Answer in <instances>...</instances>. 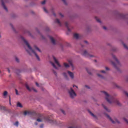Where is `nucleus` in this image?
<instances>
[{"label": "nucleus", "instance_id": "9d476101", "mask_svg": "<svg viewBox=\"0 0 128 128\" xmlns=\"http://www.w3.org/2000/svg\"><path fill=\"white\" fill-rule=\"evenodd\" d=\"M68 72L70 78H71L72 80L74 79V73L70 72V71H68Z\"/></svg>", "mask_w": 128, "mask_h": 128}, {"label": "nucleus", "instance_id": "a211bd4d", "mask_svg": "<svg viewBox=\"0 0 128 128\" xmlns=\"http://www.w3.org/2000/svg\"><path fill=\"white\" fill-rule=\"evenodd\" d=\"M34 48H35V50H38V52H41L40 50V48H38V46H34Z\"/></svg>", "mask_w": 128, "mask_h": 128}, {"label": "nucleus", "instance_id": "39448f33", "mask_svg": "<svg viewBox=\"0 0 128 128\" xmlns=\"http://www.w3.org/2000/svg\"><path fill=\"white\" fill-rule=\"evenodd\" d=\"M68 94H70V98H74V96H76V94L74 92L72 88H70V90H68Z\"/></svg>", "mask_w": 128, "mask_h": 128}, {"label": "nucleus", "instance_id": "a878e982", "mask_svg": "<svg viewBox=\"0 0 128 128\" xmlns=\"http://www.w3.org/2000/svg\"><path fill=\"white\" fill-rule=\"evenodd\" d=\"M14 126H18V122H16L14 124Z\"/></svg>", "mask_w": 128, "mask_h": 128}, {"label": "nucleus", "instance_id": "2eb2a0df", "mask_svg": "<svg viewBox=\"0 0 128 128\" xmlns=\"http://www.w3.org/2000/svg\"><path fill=\"white\" fill-rule=\"evenodd\" d=\"M74 38H76V40H78V38H80V35L78 34H74Z\"/></svg>", "mask_w": 128, "mask_h": 128}, {"label": "nucleus", "instance_id": "09e8293b", "mask_svg": "<svg viewBox=\"0 0 128 128\" xmlns=\"http://www.w3.org/2000/svg\"><path fill=\"white\" fill-rule=\"evenodd\" d=\"M54 74H56V72H54Z\"/></svg>", "mask_w": 128, "mask_h": 128}, {"label": "nucleus", "instance_id": "b1692460", "mask_svg": "<svg viewBox=\"0 0 128 128\" xmlns=\"http://www.w3.org/2000/svg\"><path fill=\"white\" fill-rule=\"evenodd\" d=\"M64 66H65V68H69L70 66L68 65V64H66V63H64Z\"/></svg>", "mask_w": 128, "mask_h": 128}, {"label": "nucleus", "instance_id": "6e6552de", "mask_svg": "<svg viewBox=\"0 0 128 128\" xmlns=\"http://www.w3.org/2000/svg\"><path fill=\"white\" fill-rule=\"evenodd\" d=\"M26 88H27V90L29 92H32V90H34V92H36V89H34V87L30 88V86H28V84H26Z\"/></svg>", "mask_w": 128, "mask_h": 128}, {"label": "nucleus", "instance_id": "603ef678", "mask_svg": "<svg viewBox=\"0 0 128 128\" xmlns=\"http://www.w3.org/2000/svg\"><path fill=\"white\" fill-rule=\"evenodd\" d=\"M27 52L29 54H30V52H28V50H27Z\"/></svg>", "mask_w": 128, "mask_h": 128}, {"label": "nucleus", "instance_id": "ea45409f", "mask_svg": "<svg viewBox=\"0 0 128 128\" xmlns=\"http://www.w3.org/2000/svg\"><path fill=\"white\" fill-rule=\"evenodd\" d=\"M106 70H110V68H108V67H106Z\"/></svg>", "mask_w": 128, "mask_h": 128}, {"label": "nucleus", "instance_id": "f257e3e1", "mask_svg": "<svg viewBox=\"0 0 128 128\" xmlns=\"http://www.w3.org/2000/svg\"><path fill=\"white\" fill-rule=\"evenodd\" d=\"M24 116H36V118H38L36 121L38 122H40L43 120H46V122H48L52 124H58L56 120H50V116L44 117L42 114L36 113L34 112L25 111L24 112Z\"/></svg>", "mask_w": 128, "mask_h": 128}, {"label": "nucleus", "instance_id": "6ab92c4d", "mask_svg": "<svg viewBox=\"0 0 128 128\" xmlns=\"http://www.w3.org/2000/svg\"><path fill=\"white\" fill-rule=\"evenodd\" d=\"M51 62V64L53 68H54L56 70H58V68H56V64H54V63L52 62Z\"/></svg>", "mask_w": 128, "mask_h": 128}, {"label": "nucleus", "instance_id": "9b49d317", "mask_svg": "<svg viewBox=\"0 0 128 128\" xmlns=\"http://www.w3.org/2000/svg\"><path fill=\"white\" fill-rule=\"evenodd\" d=\"M68 63L72 68V70H74V64H72V60H68Z\"/></svg>", "mask_w": 128, "mask_h": 128}, {"label": "nucleus", "instance_id": "c756f323", "mask_svg": "<svg viewBox=\"0 0 128 128\" xmlns=\"http://www.w3.org/2000/svg\"><path fill=\"white\" fill-rule=\"evenodd\" d=\"M16 60L17 62H20V60L17 57L16 58Z\"/></svg>", "mask_w": 128, "mask_h": 128}, {"label": "nucleus", "instance_id": "3c124183", "mask_svg": "<svg viewBox=\"0 0 128 128\" xmlns=\"http://www.w3.org/2000/svg\"><path fill=\"white\" fill-rule=\"evenodd\" d=\"M35 124H36V126H38V122H35Z\"/></svg>", "mask_w": 128, "mask_h": 128}, {"label": "nucleus", "instance_id": "4c0bfd02", "mask_svg": "<svg viewBox=\"0 0 128 128\" xmlns=\"http://www.w3.org/2000/svg\"><path fill=\"white\" fill-rule=\"evenodd\" d=\"M60 16H62V18H64V15H62V14L61 13L59 14Z\"/></svg>", "mask_w": 128, "mask_h": 128}, {"label": "nucleus", "instance_id": "0eeeda50", "mask_svg": "<svg viewBox=\"0 0 128 128\" xmlns=\"http://www.w3.org/2000/svg\"><path fill=\"white\" fill-rule=\"evenodd\" d=\"M82 56H86V58H93V55H90V54L86 52V50H84L83 52L82 53Z\"/></svg>", "mask_w": 128, "mask_h": 128}, {"label": "nucleus", "instance_id": "c85d7f7f", "mask_svg": "<svg viewBox=\"0 0 128 128\" xmlns=\"http://www.w3.org/2000/svg\"><path fill=\"white\" fill-rule=\"evenodd\" d=\"M43 10H44V12H46V14H48V10H46V8H43Z\"/></svg>", "mask_w": 128, "mask_h": 128}, {"label": "nucleus", "instance_id": "58836bf2", "mask_svg": "<svg viewBox=\"0 0 128 128\" xmlns=\"http://www.w3.org/2000/svg\"><path fill=\"white\" fill-rule=\"evenodd\" d=\"M36 86H40V84H38V82H36Z\"/></svg>", "mask_w": 128, "mask_h": 128}, {"label": "nucleus", "instance_id": "1a4fd4ad", "mask_svg": "<svg viewBox=\"0 0 128 128\" xmlns=\"http://www.w3.org/2000/svg\"><path fill=\"white\" fill-rule=\"evenodd\" d=\"M6 0H1L2 2V6H3L4 10H6V12H8V8H6V5H4V2H6Z\"/></svg>", "mask_w": 128, "mask_h": 128}, {"label": "nucleus", "instance_id": "49530a36", "mask_svg": "<svg viewBox=\"0 0 128 128\" xmlns=\"http://www.w3.org/2000/svg\"><path fill=\"white\" fill-rule=\"evenodd\" d=\"M63 1V2L66 4V0H62Z\"/></svg>", "mask_w": 128, "mask_h": 128}, {"label": "nucleus", "instance_id": "412c9836", "mask_svg": "<svg viewBox=\"0 0 128 128\" xmlns=\"http://www.w3.org/2000/svg\"><path fill=\"white\" fill-rule=\"evenodd\" d=\"M88 112H89V114H91V116H93V118H96V116L95 115H94V114H92V112L88 111Z\"/></svg>", "mask_w": 128, "mask_h": 128}, {"label": "nucleus", "instance_id": "a19ab883", "mask_svg": "<svg viewBox=\"0 0 128 128\" xmlns=\"http://www.w3.org/2000/svg\"><path fill=\"white\" fill-rule=\"evenodd\" d=\"M40 128H44V124H41V125L40 126Z\"/></svg>", "mask_w": 128, "mask_h": 128}, {"label": "nucleus", "instance_id": "5fc2aeb1", "mask_svg": "<svg viewBox=\"0 0 128 128\" xmlns=\"http://www.w3.org/2000/svg\"><path fill=\"white\" fill-rule=\"evenodd\" d=\"M95 62H96V60H95Z\"/></svg>", "mask_w": 128, "mask_h": 128}, {"label": "nucleus", "instance_id": "c03bdc74", "mask_svg": "<svg viewBox=\"0 0 128 128\" xmlns=\"http://www.w3.org/2000/svg\"><path fill=\"white\" fill-rule=\"evenodd\" d=\"M103 28H104V30H106V26H103Z\"/></svg>", "mask_w": 128, "mask_h": 128}, {"label": "nucleus", "instance_id": "f3484780", "mask_svg": "<svg viewBox=\"0 0 128 128\" xmlns=\"http://www.w3.org/2000/svg\"><path fill=\"white\" fill-rule=\"evenodd\" d=\"M102 106L103 108L106 110L108 112H110V110L108 109L104 104H102Z\"/></svg>", "mask_w": 128, "mask_h": 128}, {"label": "nucleus", "instance_id": "e433bc0d", "mask_svg": "<svg viewBox=\"0 0 128 128\" xmlns=\"http://www.w3.org/2000/svg\"><path fill=\"white\" fill-rule=\"evenodd\" d=\"M86 71L88 72V74H92V72H90L88 71V70L86 69Z\"/></svg>", "mask_w": 128, "mask_h": 128}, {"label": "nucleus", "instance_id": "423d86ee", "mask_svg": "<svg viewBox=\"0 0 128 128\" xmlns=\"http://www.w3.org/2000/svg\"><path fill=\"white\" fill-rule=\"evenodd\" d=\"M106 116L112 122V124H116L117 122V124H120V122L118 120V119L115 118V120H112V118L110 116V115L106 114Z\"/></svg>", "mask_w": 128, "mask_h": 128}, {"label": "nucleus", "instance_id": "473e14b6", "mask_svg": "<svg viewBox=\"0 0 128 128\" xmlns=\"http://www.w3.org/2000/svg\"><path fill=\"white\" fill-rule=\"evenodd\" d=\"M9 104L10 106H12V102H10V97H9Z\"/></svg>", "mask_w": 128, "mask_h": 128}, {"label": "nucleus", "instance_id": "20e7f679", "mask_svg": "<svg viewBox=\"0 0 128 128\" xmlns=\"http://www.w3.org/2000/svg\"><path fill=\"white\" fill-rule=\"evenodd\" d=\"M112 58H113L116 62V64L114 62H112V66H114V68H115L117 70H118V68L120 66V62L118 61L116 57V56H114V54H112Z\"/></svg>", "mask_w": 128, "mask_h": 128}, {"label": "nucleus", "instance_id": "dca6fc26", "mask_svg": "<svg viewBox=\"0 0 128 128\" xmlns=\"http://www.w3.org/2000/svg\"><path fill=\"white\" fill-rule=\"evenodd\" d=\"M50 38L52 44H56V40L54 39V38L52 36H50Z\"/></svg>", "mask_w": 128, "mask_h": 128}, {"label": "nucleus", "instance_id": "a18cd8bd", "mask_svg": "<svg viewBox=\"0 0 128 128\" xmlns=\"http://www.w3.org/2000/svg\"><path fill=\"white\" fill-rule=\"evenodd\" d=\"M74 86H76V88H78V86L73 85V88H74Z\"/></svg>", "mask_w": 128, "mask_h": 128}, {"label": "nucleus", "instance_id": "cd10ccee", "mask_svg": "<svg viewBox=\"0 0 128 128\" xmlns=\"http://www.w3.org/2000/svg\"><path fill=\"white\" fill-rule=\"evenodd\" d=\"M98 76L99 78H104V76L100 75V74H98Z\"/></svg>", "mask_w": 128, "mask_h": 128}, {"label": "nucleus", "instance_id": "2f4dec72", "mask_svg": "<svg viewBox=\"0 0 128 128\" xmlns=\"http://www.w3.org/2000/svg\"><path fill=\"white\" fill-rule=\"evenodd\" d=\"M42 4H46V0H44L43 2H41Z\"/></svg>", "mask_w": 128, "mask_h": 128}, {"label": "nucleus", "instance_id": "aec40b11", "mask_svg": "<svg viewBox=\"0 0 128 128\" xmlns=\"http://www.w3.org/2000/svg\"><path fill=\"white\" fill-rule=\"evenodd\" d=\"M0 110H6V107L4 106H0Z\"/></svg>", "mask_w": 128, "mask_h": 128}, {"label": "nucleus", "instance_id": "f03ea898", "mask_svg": "<svg viewBox=\"0 0 128 128\" xmlns=\"http://www.w3.org/2000/svg\"><path fill=\"white\" fill-rule=\"evenodd\" d=\"M102 92L105 95L106 100L109 104H113V102H114L118 106H120V102L118 99H116L114 96H110L106 92L102 91Z\"/></svg>", "mask_w": 128, "mask_h": 128}, {"label": "nucleus", "instance_id": "de8ad7c7", "mask_svg": "<svg viewBox=\"0 0 128 128\" xmlns=\"http://www.w3.org/2000/svg\"><path fill=\"white\" fill-rule=\"evenodd\" d=\"M116 88H120V86H118L117 84H116Z\"/></svg>", "mask_w": 128, "mask_h": 128}, {"label": "nucleus", "instance_id": "7ed1b4c3", "mask_svg": "<svg viewBox=\"0 0 128 128\" xmlns=\"http://www.w3.org/2000/svg\"><path fill=\"white\" fill-rule=\"evenodd\" d=\"M22 40L23 42H24V43L25 44H26V46H28V48L30 50V52H32V54H34V56H36V58L38 60H40V57L38 56V54H36V52H34V50H32V47L30 45V44H28V41H26V40L24 39V38H22Z\"/></svg>", "mask_w": 128, "mask_h": 128}, {"label": "nucleus", "instance_id": "72a5a7b5", "mask_svg": "<svg viewBox=\"0 0 128 128\" xmlns=\"http://www.w3.org/2000/svg\"><path fill=\"white\" fill-rule=\"evenodd\" d=\"M15 92H16V94L18 95V90L16 89V90H15Z\"/></svg>", "mask_w": 128, "mask_h": 128}, {"label": "nucleus", "instance_id": "4be33fe9", "mask_svg": "<svg viewBox=\"0 0 128 128\" xmlns=\"http://www.w3.org/2000/svg\"><path fill=\"white\" fill-rule=\"evenodd\" d=\"M17 106H18V108H22V104H20V102H18L17 104Z\"/></svg>", "mask_w": 128, "mask_h": 128}, {"label": "nucleus", "instance_id": "4468645a", "mask_svg": "<svg viewBox=\"0 0 128 128\" xmlns=\"http://www.w3.org/2000/svg\"><path fill=\"white\" fill-rule=\"evenodd\" d=\"M55 22H56V24H59V26H62V23L60 22V20L56 18L55 20Z\"/></svg>", "mask_w": 128, "mask_h": 128}, {"label": "nucleus", "instance_id": "8fccbe9b", "mask_svg": "<svg viewBox=\"0 0 128 128\" xmlns=\"http://www.w3.org/2000/svg\"><path fill=\"white\" fill-rule=\"evenodd\" d=\"M84 42H85V44H88V42L87 41H84Z\"/></svg>", "mask_w": 128, "mask_h": 128}, {"label": "nucleus", "instance_id": "ddd939ff", "mask_svg": "<svg viewBox=\"0 0 128 128\" xmlns=\"http://www.w3.org/2000/svg\"><path fill=\"white\" fill-rule=\"evenodd\" d=\"M65 26L66 28H67V30L68 32H70V28H68V22H65Z\"/></svg>", "mask_w": 128, "mask_h": 128}, {"label": "nucleus", "instance_id": "7c9ffc66", "mask_svg": "<svg viewBox=\"0 0 128 128\" xmlns=\"http://www.w3.org/2000/svg\"><path fill=\"white\" fill-rule=\"evenodd\" d=\"M63 76L65 77V78H68V76L66 75V73L64 72L63 74Z\"/></svg>", "mask_w": 128, "mask_h": 128}, {"label": "nucleus", "instance_id": "bb28decb", "mask_svg": "<svg viewBox=\"0 0 128 128\" xmlns=\"http://www.w3.org/2000/svg\"><path fill=\"white\" fill-rule=\"evenodd\" d=\"M123 46H124V48H126V50H128V46L125 44H123Z\"/></svg>", "mask_w": 128, "mask_h": 128}, {"label": "nucleus", "instance_id": "79ce46f5", "mask_svg": "<svg viewBox=\"0 0 128 128\" xmlns=\"http://www.w3.org/2000/svg\"><path fill=\"white\" fill-rule=\"evenodd\" d=\"M7 70H8V72H10V68H8Z\"/></svg>", "mask_w": 128, "mask_h": 128}, {"label": "nucleus", "instance_id": "5701e85b", "mask_svg": "<svg viewBox=\"0 0 128 128\" xmlns=\"http://www.w3.org/2000/svg\"><path fill=\"white\" fill-rule=\"evenodd\" d=\"M4 96H8V91H4L3 93Z\"/></svg>", "mask_w": 128, "mask_h": 128}, {"label": "nucleus", "instance_id": "37998d69", "mask_svg": "<svg viewBox=\"0 0 128 128\" xmlns=\"http://www.w3.org/2000/svg\"><path fill=\"white\" fill-rule=\"evenodd\" d=\"M85 87L86 88H90V86H88L86 85Z\"/></svg>", "mask_w": 128, "mask_h": 128}, {"label": "nucleus", "instance_id": "f8f14e48", "mask_svg": "<svg viewBox=\"0 0 128 128\" xmlns=\"http://www.w3.org/2000/svg\"><path fill=\"white\" fill-rule=\"evenodd\" d=\"M53 58H54V62H56L57 66H58L59 67H60V63L58 62L56 58L54 56L53 57Z\"/></svg>", "mask_w": 128, "mask_h": 128}, {"label": "nucleus", "instance_id": "f704fd0d", "mask_svg": "<svg viewBox=\"0 0 128 128\" xmlns=\"http://www.w3.org/2000/svg\"><path fill=\"white\" fill-rule=\"evenodd\" d=\"M61 112H62V114H66V112H64V110H61Z\"/></svg>", "mask_w": 128, "mask_h": 128}, {"label": "nucleus", "instance_id": "c9c22d12", "mask_svg": "<svg viewBox=\"0 0 128 128\" xmlns=\"http://www.w3.org/2000/svg\"><path fill=\"white\" fill-rule=\"evenodd\" d=\"M100 72H102V74H106V71H104V70H101V71H100Z\"/></svg>", "mask_w": 128, "mask_h": 128}, {"label": "nucleus", "instance_id": "393cba45", "mask_svg": "<svg viewBox=\"0 0 128 128\" xmlns=\"http://www.w3.org/2000/svg\"><path fill=\"white\" fill-rule=\"evenodd\" d=\"M96 22H100V19H98V17H96L95 18Z\"/></svg>", "mask_w": 128, "mask_h": 128}, {"label": "nucleus", "instance_id": "864d4df0", "mask_svg": "<svg viewBox=\"0 0 128 128\" xmlns=\"http://www.w3.org/2000/svg\"><path fill=\"white\" fill-rule=\"evenodd\" d=\"M53 14H54V16H56V14L54 13Z\"/></svg>", "mask_w": 128, "mask_h": 128}]
</instances>
